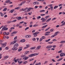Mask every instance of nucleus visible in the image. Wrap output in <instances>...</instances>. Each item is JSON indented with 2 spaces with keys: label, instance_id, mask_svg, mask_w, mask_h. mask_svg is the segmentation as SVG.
<instances>
[{
  "label": "nucleus",
  "instance_id": "1",
  "mask_svg": "<svg viewBox=\"0 0 65 65\" xmlns=\"http://www.w3.org/2000/svg\"><path fill=\"white\" fill-rule=\"evenodd\" d=\"M19 46V44L18 43H16L13 46L14 47L12 48V50L13 51H16L18 50V47Z\"/></svg>",
  "mask_w": 65,
  "mask_h": 65
},
{
  "label": "nucleus",
  "instance_id": "2",
  "mask_svg": "<svg viewBox=\"0 0 65 65\" xmlns=\"http://www.w3.org/2000/svg\"><path fill=\"white\" fill-rule=\"evenodd\" d=\"M39 54L38 53H34L33 54H31L28 55L29 57H33V56H37Z\"/></svg>",
  "mask_w": 65,
  "mask_h": 65
},
{
  "label": "nucleus",
  "instance_id": "3",
  "mask_svg": "<svg viewBox=\"0 0 65 65\" xmlns=\"http://www.w3.org/2000/svg\"><path fill=\"white\" fill-rule=\"evenodd\" d=\"M41 20L42 21V22H44L45 21H46V19H45L44 18H42L41 19Z\"/></svg>",
  "mask_w": 65,
  "mask_h": 65
},
{
  "label": "nucleus",
  "instance_id": "4",
  "mask_svg": "<svg viewBox=\"0 0 65 65\" xmlns=\"http://www.w3.org/2000/svg\"><path fill=\"white\" fill-rule=\"evenodd\" d=\"M60 56L61 57H64L65 56V54L64 53H61L60 54Z\"/></svg>",
  "mask_w": 65,
  "mask_h": 65
},
{
  "label": "nucleus",
  "instance_id": "5",
  "mask_svg": "<svg viewBox=\"0 0 65 65\" xmlns=\"http://www.w3.org/2000/svg\"><path fill=\"white\" fill-rule=\"evenodd\" d=\"M6 43L5 42L3 44H2V47H4L6 46Z\"/></svg>",
  "mask_w": 65,
  "mask_h": 65
},
{
  "label": "nucleus",
  "instance_id": "6",
  "mask_svg": "<svg viewBox=\"0 0 65 65\" xmlns=\"http://www.w3.org/2000/svg\"><path fill=\"white\" fill-rule=\"evenodd\" d=\"M17 19V20H18V21H20V20H21V19H22V17H19L18 18H16Z\"/></svg>",
  "mask_w": 65,
  "mask_h": 65
},
{
  "label": "nucleus",
  "instance_id": "7",
  "mask_svg": "<svg viewBox=\"0 0 65 65\" xmlns=\"http://www.w3.org/2000/svg\"><path fill=\"white\" fill-rule=\"evenodd\" d=\"M53 47V46L52 45H49L46 47V48H51V47Z\"/></svg>",
  "mask_w": 65,
  "mask_h": 65
},
{
  "label": "nucleus",
  "instance_id": "8",
  "mask_svg": "<svg viewBox=\"0 0 65 65\" xmlns=\"http://www.w3.org/2000/svg\"><path fill=\"white\" fill-rule=\"evenodd\" d=\"M17 33H18V32L17 31H14L12 32L11 34H16Z\"/></svg>",
  "mask_w": 65,
  "mask_h": 65
},
{
  "label": "nucleus",
  "instance_id": "9",
  "mask_svg": "<svg viewBox=\"0 0 65 65\" xmlns=\"http://www.w3.org/2000/svg\"><path fill=\"white\" fill-rule=\"evenodd\" d=\"M36 47L35 46H34L33 47H31L30 48V50H34V49H35L36 48Z\"/></svg>",
  "mask_w": 65,
  "mask_h": 65
},
{
  "label": "nucleus",
  "instance_id": "10",
  "mask_svg": "<svg viewBox=\"0 0 65 65\" xmlns=\"http://www.w3.org/2000/svg\"><path fill=\"white\" fill-rule=\"evenodd\" d=\"M39 2H34L33 3V4H34V5H35V4H39Z\"/></svg>",
  "mask_w": 65,
  "mask_h": 65
},
{
  "label": "nucleus",
  "instance_id": "11",
  "mask_svg": "<svg viewBox=\"0 0 65 65\" xmlns=\"http://www.w3.org/2000/svg\"><path fill=\"white\" fill-rule=\"evenodd\" d=\"M26 3V1H24V2H22L21 4H20V5H22V4H24V3Z\"/></svg>",
  "mask_w": 65,
  "mask_h": 65
},
{
  "label": "nucleus",
  "instance_id": "12",
  "mask_svg": "<svg viewBox=\"0 0 65 65\" xmlns=\"http://www.w3.org/2000/svg\"><path fill=\"white\" fill-rule=\"evenodd\" d=\"M47 26H48V25H45V26H44L42 27V29H44V28H45L46 27H47Z\"/></svg>",
  "mask_w": 65,
  "mask_h": 65
},
{
  "label": "nucleus",
  "instance_id": "13",
  "mask_svg": "<svg viewBox=\"0 0 65 65\" xmlns=\"http://www.w3.org/2000/svg\"><path fill=\"white\" fill-rule=\"evenodd\" d=\"M9 57V56H5L4 57V58H5L4 60H6V58H8Z\"/></svg>",
  "mask_w": 65,
  "mask_h": 65
},
{
  "label": "nucleus",
  "instance_id": "14",
  "mask_svg": "<svg viewBox=\"0 0 65 65\" xmlns=\"http://www.w3.org/2000/svg\"><path fill=\"white\" fill-rule=\"evenodd\" d=\"M58 32H59V31H57L55 33V35H54L55 36H56V35H57L58 33Z\"/></svg>",
  "mask_w": 65,
  "mask_h": 65
},
{
  "label": "nucleus",
  "instance_id": "15",
  "mask_svg": "<svg viewBox=\"0 0 65 65\" xmlns=\"http://www.w3.org/2000/svg\"><path fill=\"white\" fill-rule=\"evenodd\" d=\"M25 58L24 59V60H27V59H28V58H29V57H27L26 56H25Z\"/></svg>",
  "mask_w": 65,
  "mask_h": 65
},
{
  "label": "nucleus",
  "instance_id": "16",
  "mask_svg": "<svg viewBox=\"0 0 65 65\" xmlns=\"http://www.w3.org/2000/svg\"><path fill=\"white\" fill-rule=\"evenodd\" d=\"M10 2V0H9L7 1H6L5 2V3H9Z\"/></svg>",
  "mask_w": 65,
  "mask_h": 65
},
{
  "label": "nucleus",
  "instance_id": "17",
  "mask_svg": "<svg viewBox=\"0 0 65 65\" xmlns=\"http://www.w3.org/2000/svg\"><path fill=\"white\" fill-rule=\"evenodd\" d=\"M26 47H24V49H25L26 48H27L29 47V45H26Z\"/></svg>",
  "mask_w": 65,
  "mask_h": 65
},
{
  "label": "nucleus",
  "instance_id": "18",
  "mask_svg": "<svg viewBox=\"0 0 65 65\" xmlns=\"http://www.w3.org/2000/svg\"><path fill=\"white\" fill-rule=\"evenodd\" d=\"M62 59L63 58H60L59 59L57 60V62H59V61H60L62 60Z\"/></svg>",
  "mask_w": 65,
  "mask_h": 65
},
{
  "label": "nucleus",
  "instance_id": "19",
  "mask_svg": "<svg viewBox=\"0 0 65 65\" xmlns=\"http://www.w3.org/2000/svg\"><path fill=\"white\" fill-rule=\"evenodd\" d=\"M29 53V51H27L25 53V55H26L27 54H28Z\"/></svg>",
  "mask_w": 65,
  "mask_h": 65
},
{
  "label": "nucleus",
  "instance_id": "20",
  "mask_svg": "<svg viewBox=\"0 0 65 65\" xmlns=\"http://www.w3.org/2000/svg\"><path fill=\"white\" fill-rule=\"evenodd\" d=\"M25 39L22 40L21 41V42H25Z\"/></svg>",
  "mask_w": 65,
  "mask_h": 65
},
{
  "label": "nucleus",
  "instance_id": "21",
  "mask_svg": "<svg viewBox=\"0 0 65 65\" xmlns=\"http://www.w3.org/2000/svg\"><path fill=\"white\" fill-rule=\"evenodd\" d=\"M33 35H34V37H36V36L37 35L36 34L35 32L33 34Z\"/></svg>",
  "mask_w": 65,
  "mask_h": 65
},
{
  "label": "nucleus",
  "instance_id": "22",
  "mask_svg": "<svg viewBox=\"0 0 65 65\" xmlns=\"http://www.w3.org/2000/svg\"><path fill=\"white\" fill-rule=\"evenodd\" d=\"M40 47H41V46H39L38 47H37V48H36V49L37 50H39V49H40Z\"/></svg>",
  "mask_w": 65,
  "mask_h": 65
},
{
  "label": "nucleus",
  "instance_id": "23",
  "mask_svg": "<svg viewBox=\"0 0 65 65\" xmlns=\"http://www.w3.org/2000/svg\"><path fill=\"white\" fill-rule=\"evenodd\" d=\"M30 10H31V8H29L28 9L27 11V12H29V11H30Z\"/></svg>",
  "mask_w": 65,
  "mask_h": 65
},
{
  "label": "nucleus",
  "instance_id": "24",
  "mask_svg": "<svg viewBox=\"0 0 65 65\" xmlns=\"http://www.w3.org/2000/svg\"><path fill=\"white\" fill-rule=\"evenodd\" d=\"M61 43H65V41H62L60 42Z\"/></svg>",
  "mask_w": 65,
  "mask_h": 65
},
{
  "label": "nucleus",
  "instance_id": "25",
  "mask_svg": "<svg viewBox=\"0 0 65 65\" xmlns=\"http://www.w3.org/2000/svg\"><path fill=\"white\" fill-rule=\"evenodd\" d=\"M45 10H41L40 11V12H45Z\"/></svg>",
  "mask_w": 65,
  "mask_h": 65
},
{
  "label": "nucleus",
  "instance_id": "26",
  "mask_svg": "<svg viewBox=\"0 0 65 65\" xmlns=\"http://www.w3.org/2000/svg\"><path fill=\"white\" fill-rule=\"evenodd\" d=\"M14 10H15L14 9L12 10H10V12H11V13H12Z\"/></svg>",
  "mask_w": 65,
  "mask_h": 65
},
{
  "label": "nucleus",
  "instance_id": "27",
  "mask_svg": "<svg viewBox=\"0 0 65 65\" xmlns=\"http://www.w3.org/2000/svg\"><path fill=\"white\" fill-rule=\"evenodd\" d=\"M6 10H7V8H6L3 10V11H6Z\"/></svg>",
  "mask_w": 65,
  "mask_h": 65
},
{
  "label": "nucleus",
  "instance_id": "28",
  "mask_svg": "<svg viewBox=\"0 0 65 65\" xmlns=\"http://www.w3.org/2000/svg\"><path fill=\"white\" fill-rule=\"evenodd\" d=\"M0 13L1 14V17H3V15H4V14L3 13H2V12H0Z\"/></svg>",
  "mask_w": 65,
  "mask_h": 65
},
{
  "label": "nucleus",
  "instance_id": "29",
  "mask_svg": "<svg viewBox=\"0 0 65 65\" xmlns=\"http://www.w3.org/2000/svg\"><path fill=\"white\" fill-rule=\"evenodd\" d=\"M58 7V6H55L54 7V9H56V8H57Z\"/></svg>",
  "mask_w": 65,
  "mask_h": 65
},
{
  "label": "nucleus",
  "instance_id": "30",
  "mask_svg": "<svg viewBox=\"0 0 65 65\" xmlns=\"http://www.w3.org/2000/svg\"><path fill=\"white\" fill-rule=\"evenodd\" d=\"M21 8H20V7H17V8H15V9H20Z\"/></svg>",
  "mask_w": 65,
  "mask_h": 65
},
{
  "label": "nucleus",
  "instance_id": "31",
  "mask_svg": "<svg viewBox=\"0 0 65 65\" xmlns=\"http://www.w3.org/2000/svg\"><path fill=\"white\" fill-rule=\"evenodd\" d=\"M32 40L34 41H36V39H35V38H34L32 39Z\"/></svg>",
  "mask_w": 65,
  "mask_h": 65
},
{
  "label": "nucleus",
  "instance_id": "32",
  "mask_svg": "<svg viewBox=\"0 0 65 65\" xmlns=\"http://www.w3.org/2000/svg\"><path fill=\"white\" fill-rule=\"evenodd\" d=\"M27 63H28V62L27 61H25L24 62H23V64H26Z\"/></svg>",
  "mask_w": 65,
  "mask_h": 65
},
{
  "label": "nucleus",
  "instance_id": "33",
  "mask_svg": "<svg viewBox=\"0 0 65 65\" xmlns=\"http://www.w3.org/2000/svg\"><path fill=\"white\" fill-rule=\"evenodd\" d=\"M48 62V61H45L44 63V64H46Z\"/></svg>",
  "mask_w": 65,
  "mask_h": 65
},
{
  "label": "nucleus",
  "instance_id": "34",
  "mask_svg": "<svg viewBox=\"0 0 65 65\" xmlns=\"http://www.w3.org/2000/svg\"><path fill=\"white\" fill-rule=\"evenodd\" d=\"M22 58H20V59H17V61H19V60L21 61V60H22Z\"/></svg>",
  "mask_w": 65,
  "mask_h": 65
},
{
  "label": "nucleus",
  "instance_id": "35",
  "mask_svg": "<svg viewBox=\"0 0 65 65\" xmlns=\"http://www.w3.org/2000/svg\"><path fill=\"white\" fill-rule=\"evenodd\" d=\"M20 26V24H18L16 25V26L19 27V26Z\"/></svg>",
  "mask_w": 65,
  "mask_h": 65
},
{
  "label": "nucleus",
  "instance_id": "36",
  "mask_svg": "<svg viewBox=\"0 0 65 65\" xmlns=\"http://www.w3.org/2000/svg\"><path fill=\"white\" fill-rule=\"evenodd\" d=\"M29 27H26L25 29V31H26L27 30H28V29H29Z\"/></svg>",
  "mask_w": 65,
  "mask_h": 65
},
{
  "label": "nucleus",
  "instance_id": "37",
  "mask_svg": "<svg viewBox=\"0 0 65 65\" xmlns=\"http://www.w3.org/2000/svg\"><path fill=\"white\" fill-rule=\"evenodd\" d=\"M25 38H29V36H28V35H26L25 36Z\"/></svg>",
  "mask_w": 65,
  "mask_h": 65
},
{
  "label": "nucleus",
  "instance_id": "38",
  "mask_svg": "<svg viewBox=\"0 0 65 65\" xmlns=\"http://www.w3.org/2000/svg\"><path fill=\"white\" fill-rule=\"evenodd\" d=\"M37 19H38V20H39V19H40V18H41V17L40 16H38L37 17Z\"/></svg>",
  "mask_w": 65,
  "mask_h": 65
},
{
  "label": "nucleus",
  "instance_id": "39",
  "mask_svg": "<svg viewBox=\"0 0 65 65\" xmlns=\"http://www.w3.org/2000/svg\"><path fill=\"white\" fill-rule=\"evenodd\" d=\"M54 29H50V31L51 32H53L54 31Z\"/></svg>",
  "mask_w": 65,
  "mask_h": 65
},
{
  "label": "nucleus",
  "instance_id": "40",
  "mask_svg": "<svg viewBox=\"0 0 65 65\" xmlns=\"http://www.w3.org/2000/svg\"><path fill=\"white\" fill-rule=\"evenodd\" d=\"M25 55H23L21 56V58H23V57H25Z\"/></svg>",
  "mask_w": 65,
  "mask_h": 65
},
{
  "label": "nucleus",
  "instance_id": "41",
  "mask_svg": "<svg viewBox=\"0 0 65 65\" xmlns=\"http://www.w3.org/2000/svg\"><path fill=\"white\" fill-rule=\"evenodd\" d=\"M50 27H49V28H47L45 30V31H47V30H48V29H50Z\"/></svg>",
  "mask_w": 65,
  "mask_h": 65
},
{
  "label": "nucleus",
  "instance_id": "42",
  "mask_svg": "<svg viewBox=\"0 0 65 65\" xmlns=\"http://www.w3.org/2000/svg\"><path fill=\"white\" fill-rule=\"evenodd\" d=\"M17 36L15 37L14 38V40H16V39H17Z\"/></svg>",
  "mask_w": 65,
  "mask_h": 65
},
{
  "label": "nucleus",
  "instance_id": "43",
  "mask_svg": "<svg viewBox=\"0 0 65 65\" xmlns=\"http://www.w3.org/2000/svg\"><path fill=\"white\" fill-rule=\"evenodd\" d=\"M5 49L6 50H8L9 49V48H8V47H6V48H5Z\"/></svg>",
  "mask_w": 65,
  "mask_h": 65
},
{
  "label": "nucleus",
  "instance_id": "44",
  "mask_svg": "<svg viewBox=\"0 0 65 65\" xmlns=\"http://www.w3.org/2000/svg\"><path fill=\"white\" fill-rule=\"evenodd\" d=\"M42 38L43 39H45V37L44 36H43L42 37Z\"/></svg>",
  "mask_w": 65,
  "mask_h": 65
},
{
  "label": "nucleus",
  "instance_id": "45",
  "mask_svg": "<svg viewBox=\"0 0 65 65\" xmlns=\"http://www.w3.org/2000/svg\"><path fill=\"white\" fill-rule=\"evenodd\" d=\"M14 44V43H13V42H11L10 43V45H12V44Z\"/></svg>",
  "mask_w": 65,
  "mask_h": 65
},
{
  "label": "nucleus",
  "instance_id": "46",
  "mask_svg": "<svg viewBox=\"0 0 65 65\" xmlns=\"http://www.w3.org/2000/svg\"><path fill=\"white\" fill-rule=\"evenodd\" d=\"M38 26V25H35L33 26V27H36V26Z\"/></svg>",
  "mask_w": 65,
  "mask_h": 65
},
{
  "label": "nucleus",
  "instance_id": "47",
  "mask_svg": "<svg viewBox=\"0 0 65 65\" xmlns=\"http://www.w3.org/2000/svg\"><path fill=\"white\" fill-rule=\"evenodd\" d=\"M22 50V49H18V52H20V51H21Z\"/></svg>",
  "mask_w": 65,
  "mask_h": 65
},
{
  "label": "nucleus",
  "instance_id": "48",
  "mask_svg": "<svg viewBox=\"0 0 65 65\" xmlns=\"http://www.w3.org/2000/svg\"><path fill=\"white\" fill-rule=\"evenodd\" d=\"M34 60V59L32 58V59H30L29 60L30 61H33V60Z\"/></svg>",
  "mask_w": 65,
  "mask_h": 65
},
{
  "label": "nucleus",
  "instance_id": "49",
  "mask_svg": "<svg viewBox=\"0 0 65 65\" xmlns=\"http://www.w3.org/2000/svg\"><path fill=\"white\" fill-rule=\"evenodd\" d=\"M45 15V14H40V15L41 16H44V15Z\"/></svg>",
  "mask_w": 65,
  "mask_h": 65
},
{
  "label": "nucleus",
  "instance_id": "50",
  "mask_svg": "<svg viewBox=\"0 0 65 65\" xmlns=\"http://www.w3.org/2000/svg\"><path fill=\"white\" fill-rule=\"evenodd\" d=\"M53 43V42H49L48 43L49 44H52Z\"/></svg>",
  "mask_w": 65,
  "mask_h": 65
},
{
  "label": "nucleus",
  "instance_id": "51",
  "mask_svg": "<svg viewBox=\"0 0 65 65\" xmlns=\"http://www.w3.org/2000/svg\"><path fill=\"white\" fill-rule=\"evenodd\" d=\"M62 50H60V51H59L58 52V53H62Z\"/></svg>",
  "mask_w": 65,
  "mask_h": 65
},
{
  "label": "nucleus",
  "instance_id": "52",
  "mask_svg": "<svg viewBox=\"0 0 65 65\" xmlns=\"http://www.w3.org/2000/svg\"><path fill=\"white\" fill-rule=\"evenodd\" d=\"M17 21V20H14L12 22H15Z\"/></svg>",
  "mask_w": 65,
  "mask_h": 65
},
{
  "label": "nucleus",
  "instance_id": "53",
  "mask_svg": "<svg viewBox=\"0 0 65 65\" xmlns=\"http://www.w3.org/2000/svg\"><path fill=\"white\" fill-rule=\"evenodd\" d=\"M57 41V40L56 39H54L52 40V41Z\"/></svg>",
  "mask_w": 65,
  "mask_h": 65
},
{
  "label": "nucleus",
  "instance_id": "54",
  "mask_svg": "<svg viewBox=\"0 0 65 65\" xmlns=\"http://www.w3.org/2000/svg\"><path fill=\"white\" fill-rule=\"evenodd\" d=\"M46 23H42V25H46V24H47Z\"/></svg>",
  "mask_w": 65,
  "mask_h": 65
},
{
  "label": "nucleus",
  "instance_id": "55",
  "mask_svg": "<svg viewBox=\"0 0 65 65\" xmlns=\"http://www.w3.org/2000/svg\"><path fill=\"white\" fill-rule=\"evenodd\" d=\"M4 30H8V28H5L4 29Z\"/></svg>",
  "mask_w": 65,
  "mask_h": 65
},
{
  "label": "nucleus",
  "instance_id": "56",
  "mask_svg": "<svg viewBox=\"0 0 65 65\" xmlns=\"http://www.w3.org/2000/svg\"><path fill=\"white\" fill-rule=\"evenodd\" d=\"M42 40H43V39L42 38H41L40 39V42H41V41H42Z\"/></svg>",
  "mask_w": 65,
  "mask_h": 65
},
{
  "label": "nucleus",
  "instance_id": "57",
  "mask_svg": "<svg viewBox=\"0 0 65 65\" xmlns=\"http://www.w3.org/2000/svg\"><path fill=\"white\" fill-rule=\"evenodd\" d=\"M48 11L47 10L46 12L45 13V14H48Z\"/></svg>",
  "mask_w": 65,
  "mask_h": 65
},
{
  "label": "nucleus",
  "instance_id": "58",
  "mask_svg": "<svg viewBox=\"0 0 65 65\" xmlns=\"http://www.w3.org/2000/svg\"><path fill=\"white\" fill-rule=\"evenodd\" d=\"M27 9H28V8H27V7L26 8H25L24 9V10H23V11H25V10H27Z\"/></svg>",
  "mask_w": 65,
  "mask_h": 65
},
{
  "label": "nucleus",
  "instance_id": "59",
  "mask_svg": "<svg viewBox=\"0 0 65 65\" xmlns=\"http://www.w3.org/2000/svg\"><path fill=\"white\" fill-rule=\"evenodd\" d=\"M54 36H54V35H52L51 37V38H52H52L54 37Z\"/></svg>",
  "mask_w": 65,
  "mask_h": 65
},
{
  "label": "nucleus",
  "instance_id": "60",
  "mask_svg": "<svg viewBox=\"0 0 65 65\" xmlns=\"http://www.w3.org/2000/svg\"><path fill=\"white\" fill-rule=\"evenodd\" d=\"M3 34H4V35H6L7 33L6 32H4L3 33Z\"/></svg>",
  "mask_w": 65,
  "mask_h": 65
},
{
  "label": "nucleus",
  "instance_id": "61",
  "mask_svg": "<svg viewBox=\"0 0 65 65\" xmlns=\"http://www.w3.org/2000/svg\"><path fill=\"white\" fill-rule=\"evenodd\" d=\"M28 14H29V15H31V14H32V12H31V13H30V12L29 13H28Z\"/></svg>",
  "mask_w": 65,
  "mask_h": 65
},
{
  "label": "nucleus",
  "instance_id": "62",
  "mask_svg": "<svg viewBox=\"0 0 65 65\" xmlns=\"http://www.w3.org/2000/svg\"><path fill=\"white\" fill-rule=\"evenodd\" d=\"M35 33H36V34L37 35L38 34H39V32H35Z\"/></svg>",
  "mask_w": 65,
  "mask_h": 65
},
{
  "label": "nucleus",
  "instance_id": "63",
  "mask_svg": "<svg viewBox=\"0 0 65 65\" xmlns=\"http://www.w3.org/2000/svg\"><path fill=\"white\" fill-rule=\"evenodd\" d=\"M65 24V22H64L63 24H62V26H63V25H64Z\"/></svg>",
  "mask_w": 65,
  "mask_h": 65
},
{
  "label": "nucleus",
  "instance_id": "64",
  "mask_svg": "<svg viewBox=\"0 0 65 65\" xmlns=\"http://www.w3.org/2000/svg\"><path fill=\"white\" fill-rule=\"evenodd\" d=\"M14 29V27H12L11 28H10V29H12H12Z\"/></svg>",
  "mask_w": 65,
  "mask_h": 65
}]
</instances>
